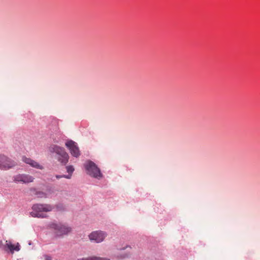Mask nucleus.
<instances>
[{
  "label": "nucleus",
  "mask_w": 260,
  "mask_h": 260,
  "mask_svg": "<svg viewBox=\"0 0 260 260\" xmlns=\"http://www.w3.org/2000/svg\"><path fill=\"white\" fill-rule=\"evenodd\" d=\"M53 209L52 206L50 204H35L32 207V211L30 215L33 217L47 218L48 215L46 212L51 211Z\"/></svg>",
  "instance_id": "1"
},
{
  "label": "nucleus",
  "mask_w": 260,
  "mask_h": 260,
  "mask_svg": "<svg viewBox=\"0 0 260 260\" xmlns=\"http://www.w3.org/2000/svg\"><path fill=\"white\" fill-rule=\"evenodd\" d=\"M49 228L51 229L56 237H60L70 233L72 231V228L66 224L53 222L49 225Z\"/></svg>",
  "instance_id": "2"
},
{
  "label": "nucleus",
  "mask_w": 260,
  "mask_h": 260,
  "mask_svg": "<svg viewBox=\"0 0 260 260\" xmlns=\"http://www.w3.org/2000/svg\"><path fill=\"white\" fill-rule=\"evenodd\" d=\"M84 167L87 171V173L90 176L100 179L102 177V174L100 169L92 161L88 160L85 164Z\"/></svg>",
  "instance_id": "3"
},
{
  "label": "nucleus",
  "mask_w": 260,
  "mask_h": 260,
  "mask_svg": "<svg viewBox=\"0 0 260 260\" xmlns=\"http://www.w3.org/2000/svg\"><path fill=\"white\" fill-rule=\"evenodd\" d=\"M16 163L7 157L0 155V169L8 170L16 166Z\"/></svg>",
  "instance_id": "4"
},
{
  "label": "nucleus",
  "mask_w": 260,
  "mask_h": 260,
  "mask_svg": "<svg viewBox=\"0 0 260 260\" xmlns=\"http://www.w3.org/2000/svg\"><path fill=\"white\" fill-rule=\"evenodd\" d=\"M107 234L101 231H94L90 233L88 237L90 241L96 243H100L104 241Z\"/></svg>",
  "instance_id": "5"
},
{
  "label": "nucleus",
  "mask_w": 260,
  "mask_h": 260,
  "mask_svg": "<svg viewBox=\"0 0 260 260\" xmlns=\"http://www.w3.org/2000/svg\"><path fill=\"white\" fill-rule=\"evenodd\" d=\"M66 146L70 150L71 154L76 157H78L80 155V151L76 143L72 140H70L66 143Z\"/></svg>",
  "instance_id": "6"
},
{
  "label": "nucleus",
  "mask_w": 260,
  "mask_h": 260,
  "mask_svg": "<svg viewBox=\"0 0 260 260\" xmlns=\"http://www.w3.org/2000/svg\"><path fill=\"white\" fill-rule=\"evenodd\" d=\"M0 248H3L6 251L9 250L12 253H13L14 251H18L20 250L18 243L15 245L12 244L10 241H6L5 244H3V242L0 241Z\"/></svg>",
  "instance_id": "7"
},
{
  "label": "nucleus",
  "mask_w": 260,
  "mask_h": 260,
  "mask_svg": "<svg viewBox=\"0 0 260 260\" xmlns=\"http://www.w3.org/2000/svg\"><path fill=\"white\" fill-rule=\"evenodd\" d=\"M13 180L15 182H22L23 183H28L32 182L34 178L29 175L18 174L13 177Z\"/></svg>",
  "instance_id": "8"
},
{
  "label": "nucleus",
  "mask_w": 260,
  "mask_h": 260,
  "mask_svg": "<svg viewBox=\"0 0 260 260\" xmlns=\"http://www.w3.org/2000/svg\"><path fill=\"white\" fill-rule=\"evenodd\" d=\"M49 150L52 152L56 153L58 156L63 155V160L67 161L68 153L65 151L63 148L57 145H52L50 147Z\"/></svg>",
  "instance_id": "9"
},
{
  "label": "nucleus",
  "mask_w": 260,
  "mask_h": 260,
  "mask_svg": "<svg viewBox=\"0 0 260 260\" xmlns=\"http://www.w3.org/2000/svg\"><path fill=\"white\" fill-rule=\"evenodd\" d=\"M23 161L27 164H29L30 166L39 169L41 170H42L43 169V167L39 165L37 162L35 161V160H33L29 158L24 157L23 158Z\"/></svg>",
  "instance_id": "10"
},
{
  "label": "nucleus",
  "mask_w": 260,
  "mask_h": 260,
  "mask_svg": "<svg viewBox=\"0 0 260 260\" xmlns=\"http://www.w3.org/2000/svg\"><path fill=\"white\" fill-rule=\"evenodd\" d=\"M78 260H109L106 258H103L100 257L91 256L88 257H83L79 258Z\"/></svg>",
  "instance_id": "11"
},
{
  "label": "nucleus",
  "mask_w": 260,
  "mask_h": 260,
  "mask_svg": "<svg viewBox=\"0 0 260 260\" xmlns=\"http://www.w3.org/2000/svg\"><path fill=\"white\" fill-rule=\"evenodd\" d=\"M63 155L58 156H57V159L59 161H60L61 164L63 165H66L69 160V155L68 154V156L67 157V161L63 160Z\"/></svg>",
  "instance_id": "12"
},
{
  "label": "nucleus",
  "mask_w": 260,
  "mask_h": 260,
  "mask_svg": "<svg viewBox=\"0 0 260 260\" xmlns=\"http://www.w3.org/2000/svg\"><path fill=\"white\" fill-rule=\"evenodd\" d=\"M67 172L72 175V174L74 171V168L73 166H68L66 167Z\"/></svg>",
  "instance_id": "13"
},
{
  "label": "nucleus",
  "mask_w": 260,
  "mask_h": 260,
  "mask_svg": "<svg viewBox=\"0 0 260 260\" xmlns=\"http://www.w3.org/2000/svg\"><path fill=\"white\" fill-rule=\"evenodd\" d=\"M56 178L57 179H60V178H67V179H70L71 178V174H69L68 175H56Z\"/></svg>",
  "instance_id": "14"
},
{
  "label": "nucleus",
  "mask_w": 260,
  "mask_h": 260,
  "mask_svg": "<svg viewBox=\"0 0 260 260\" xmlns=\"http://www.w3.org/2000/svg\"><path fill=\"white\" fill-rule=\"evenodd\" d=\"M44 256L45 260H52L51 257L49 255H45Z\"/></svg>",
  "instance_id": "15"
},
{
  "label": "nucleus",
  "mask_w": 260,
  "mask_h": 260,
  "mask_svg": "<svg viewBox=\"0 0 260 260\" xmlns=\"http://www.w3.org/2000/svg\"><path fill=\"white\" fill-rule=\"evenodd\" d=\"M126 248H128V247H126ZM128 248H129V249H131V247H128Z\"/></svg>",
  "instance_id": "16"
}]
</instances>
